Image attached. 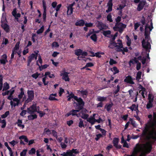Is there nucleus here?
Masks as SVG:
<instances>
[{
  "label": "nucleus",
  "instance_id": "obj_1",
  "mask_svg": "<svg viewBox=\"0 0 156 156\" xmlns=\"http://www.w3.org/2000/svg\"><path fill=\"white\" fill-rule=\"evenodd\" d=\"M148 118L149 119L145 124L142 135L144 136H146L147 140H150L152 139L156 140V120L152 119V115L151 114L148 115ZM144 145V153L148 154L150 153L152 149L151 141H149Z\"/></svg>",
  "mask_w": 156,
  "mask_h": 156
},
{
  "label": "nucleus",
  "instance_id": "obj_2",
  "mask_svg": "<svg viewBox=\"0 0 156 156\" xmlns=\"http://www.w3.org/2000/svg\"><path fill=\"white\" fill-rule=\"evenodd\" d=\"M144 35L145 36V38L147 40V41L146 42V40L144 39H143L142 41V47L145 49V50L147 51L148 49L151 48V45L149 42L150 37L149 35H147L146 33H144Z\"/></svg>",
  "mask_w": 156,
  "mask_h": 156
},
{
  "label": "nucleus",
  "instance_id": "obj_3",
  "mask_svg": "<svg viewBox=\"0 0 156 156\" xmlns=\"http://www.w3.org/2000/svg\"><path fill=\"white\" fill-rule=\"evenodd\" d=\"M126 27V25L122 22H120L118 23H115V26L113 27V29L115 31L118 30L120 33H122L123 32L124 29Z\"/></svg>",
  "mask_w": 156,
  "mask_h": 156
},
{
  "label": "nucleus",
  "instance_id": "obj_4",
  "mask_svg": "<svg viewBox=\"0 0 156 156\" xmlns=\"http://www.w3.org/2000/svg\"><path fill=\"white\" fill-rule=\"evenodd\" d=\"M75 100L77 102V103L74 102V103L76 104V108H77L80 110L82 109L85 103L82 98L80 97L78 98L77 97L76 100Z\"/></svg>",
  "mask_w": 156,
  "mask_h": 156
},
{
  "label": "nucleus",
  "instance_id": "obj_5",
  "mask_svg": "<svg viewBox=\"0 0 156 156\" xmlns=\"http://www.w3.org/2000/svg\"><path fill=\"white\" fill-rule=\"evenodd\" d=\"M38 111L37 109L36 103L33 104V105L27 109V112L30 114H33L35 112Z\"/></svg>",
  "mask_w": 156,
  "mask_h": 156
},
{
  "label": "nucleus",
  "instance_id": "obj_6",
  "mask_svg": "<svg viewBox=\"0 0 156 156\" xmlns=\"http://www.w3.org/2000/svg\"><path fill=\"white\" fill-rule=\"evenodd\" d=\"M28 98L26 100V102H30L34 99V91L33 90H28L27 91Z\"/></svg>",
  "mask_w": 156,
  "mask_h": 156
},
{
  "label": "nucleus",
  "instance_id": "obj_7",
  "mask_svg": "<svg viewBox=\"0 0 156 156\" xmlns=\"http://www.w3.org/2000/svg\"><path fill=\"white\" fill-rule=\"evenodd\" d=\"M69 73L66 72L65 70H64L62 71V73L60 74V76H62V79L65 81H69L70 79L68 76Z\"/></svg>",
  "mask_w": 156,
  "mask_h": 156
},
{
  "label": "nucleus",
  "instance_id": "obj_8",
  "mask_svg": "<svg viewBox=\"0 0 156 156\" xmlns=\"http://www.w3.org/2000/svg\"><path fill=\"white\" fill-rule=\"evenodd\" d=\"M42 4L44 9V12L43 14V20L44 22H45L46 20L47 6L46 1L44 0H43Z\"/></svg>",
  "mask_w": 156,
  "mask_h": 156
},
{
  "label": "nucleus",
  "instance_id": "obj_9",
  "mask_svg": "<svg viewBox=\"0 0 156 156\" xmlns=\"http://www.w3.org/2000/svg\"><path fill=\"white\" fill-rule=\"evenodd\" d=\"M147 4V3L145 0H144L141 1L138 5L137 10L138 11H141L144 8V6Z\"/></svg>",
  "mask_w": 156,
  "mask_h": 156
},
{
  "label": "nucleus",
  "instance_id": "obj_10",
  "mask_svg": "<svg viewBox=\"0 0 156 156\" xmlns=\"http://www.w3.org/2000/svg\"><path fill=\"white\" fill-rule=\"evenodd\" d=\"M107 6L108 7V9L106 10V12L108 13L112 11L113 6L112 0H109L107 4Z\"/></svg>",
  "mask_w": 156,
  "mask_h": 156
},
{
  "label": "nucleus",
  "instance_id": "obj_11",
  "mask_svg": "<svg viewBox=\"0 0 156 156\" xmlns=\"http://www.w3.org/2000/svg\"><path fill=\"white\" fill-rule=\"evenodd\" d=\"M37 53H36L35 54H32L30 55L28 57V66L29 65L32 61V60L34 58H35V59H37Z\"/></svg>",
  "mask_w": 156,
  "mask_h": 156
},
{
  "label": "nucleus",
  "instance_id": "obj_12",
  "mask_svg": "<svg viewBox=\"0 0 156 156\" xmlns=\"http://www.w3.org/2000/svg\"><path fill=\"white\" fill-rule=\"evenodd\" d=\"M13 101L16 102V103H14L12 101H11L10 102V104L12 108L13 106L14 107H15L16 106H18L20 103V99H19L18 98H13Z\"/></svg>",
  "mask_w": 156,
  "mask_h": 156
},
{
  "label": "nucleus",
  "instance_id": "obj_13",
  "mask_svg": "<svg viewBox=\"0 0 156 156\" xmlns=\"http://www.w3.org/2000/svg\"><path fill=\"white\" fill-rule=\"evenodd\" d=\"M124 81L125 82L132 84H133L134 83V82L132 78L130 75H128L126 77V78L124 80Z\"/></svg>",
  "mask_w": 156,
  "mask_h": 156
},
{
  "label": "nucleus",
  "instance_id": "obj_14",
  "mask_svg": "<svg viewBox=\"0 0 156 156\" xmlns=\"http://www.w3.org/2000/svg\"><path fill=\"white\" fill-rule=\"evenodd\" d=\"M77 91L78 93H80L81 94L83 98H86L87 97L88 94V91L87 90H77Z\"/></svg>",
  "mask_w": 156,
  "mask_h": 156
},
{
  "label": "nucleus",
  "instance_id": "obj_15",
  "mask_svg": "<svg viewBox=\"0 0 156 156\" xmlns=\"http://www.w3.org/2000/svg\"><path fill=\"white\" fill-rule=\"evenodd\" d=\"M2 59H0V63L1 64L5 65L8 62L7 56L6 54H4L2 56Z\"/></svg>",
  "mask_w": 156,
  "mask_h": 156
},
{
  "label": "nucleus",
  "instance_id": "obj_16",
  "mask_svg": "<svg viewBox=\"0 0 156 156\" xmlns=\"http://www.w3.org/2000/svg\"><path fill=\"white\" fill-rule=\"evenodd\" d=\"M75 2L71 4H69L67 7V14L68 15H71L73 12V7L74 5Z\"/></svg>",
  "mask_w": 156,
  "mask_h": 156
},
{
  "label": "nucleus",
  "instance_id": "obj_17",
  "mask_svg": "<svg viewBox=\"0 0 156 156\" xmlns=\"http://www.w3.org/2000/svg\"><path fill=\"white\" fill-rule=\"evenodd\" d=\"M2 27L7 33L10 32V28L9 25L7 23H5L1 25Z\"/></svg>",
  "mask_w": 156,
  "mask_h": 156
},
{
  "label": "nucleus",
  "instance_id": "obj_18",
  "mask_svg": "<svg viewBox=\"0 0 156 156\" xmlns=\"http://www.w3.org/2000/svg\"><path fill=\"white\" fill-rule=\"evenodd\" d=\"M20 92L18 95V99H20V101L22 98L23 96H24V95H25L24 94V90L23 88H20Z\"/></svg>",
  "mask_w": 156,
  "mask_h": 156
},
{
  "label": "nucleus",
  "instance_id": "obj_19",
  "mask_svg": "<svg viewBox=\"0 0 156 156\" xmlns=\"http://www.w3.org/2000/svg\"><path fill=\"white\" fill-rule=\"evenodd\" d=\"M85 24V22L83 20L81 19L77 21L75 23L76 26H83Z\"/></svg>",
  "mask_w": 156,
  "mask_h": 156
},
{
  "label": "nucleus",
  "instance_id": "obj_20",
  "mask_svg": "<svg viewBox=\"0 0 156 156\" xmlns=\"http://www.w3.org/2000/svg\"><path fill=\"white\" fill-rule=\"evenodd\" d=\"M95 118L92 117V116H91L90 117L88 118L87 121L90 123L91 126H92L94 124L95 122Z\"/></svg>",
  "mask_w": 156,
  "mask_h": 156
},
{
  "label": "nucleus",
  "instance_id": "obj_21",
  "mask_svg": "<svg viewBox=\"0 0 156 156\" xmlns=\"http://www.w3.org/2000/svg\"><path fill=\"white\" fill-rule=\"evenodd\" d=\"M61 155L63 156H74V155L72 154L70 150L67 151L66 152H63Z\"/></svg>",
  "mask_w": 156,
  "mask_h": 156
},
{
  "label": "nucleus",
  "instance_id": "obj_22",
  "mask_svg": "<svg viewBox=\"0 0 156 156\" xmlns=\"http://www.w3.org/2000/svg\"><path fill=\"white\" fill-rule=\"evenodd\" d=\"M113 105V103L111 102L108 104H106L105 106V108L106 109L107 111L108 112H109Z\"/></svg>",
  "mask_w": 156,
  "mask_h": 156
},
{
  "label": "nucleus",
  "instance_id": "obj_23",
  "mask_svg": "<svg viewBox=\"0 0 156 156\" xmlns=\"http://www.w3.org/2000/svg\"><path fill=\"white\" fill-rule=\"evenodd\" d=\"M117 43L114 41H110L109 44L108 45V47L111 49H113L115 47Z\"/></svg>",
  "mask_w": 156,
  "mask_h": 156
},
{
  "label": "nucleus",
  "instance_id": "obj_24",
  "mask_svg": "<svg viewBox=\"0 0 156 156\" xmlns=\"http://www.w3.org/2000/svg\"><path fill=\"white\" fill-rule=\"evenodd\" d=\"M37 115L36 114L34 115L30 114L27 116L28 119L29 120H33L35 119H37Z\"/></svg>",
  "mask_w": 156,
  "mask_h": 156
},
{
  "label": "nucleus",
  "instance_id": "obj_25",
  "mask_svg": "<svg viewBox=\"0 0 156 156\" xmlns=\"http://www.w3.org/2000/svg\"><path fill=\"white\" fill-rule=\"evenodd\" d=\"M76 108V110L72 109V110H71V115L72 116L76 115L77 113V112H80V111L81 110L78 108Z\"/></svg>",
  "mask_w": 156,
  "mask_h": 156
},
{
  "label": "nucleus",
  "instance_id": "obj_26",
  "mask_svg": "<svg viewBox=\"0 0 156 156\" xmlns=\"http://www.w3.org/2000/svg\"><path fill=\"white\" fill-rule=\"evenodd\" d=\"M128 108L132 111H136V110H137L138 112L139 111L138 109V106L136 107V105L134 104H132L130 107Z\"/></svg>",
  "mask_w": 156,
  "mask_h": 156
},
{
  "label": "nucleus",
  "instance_id": "obj_27",
  "mask_svg": "<svg viewBox=\"0 0 156 156\" xmlns=\"http://www.w3.org/2000/svg\"><path fill=\"white\" fill-rule=\"evenodd\" d=\"M111 70L112 71L114 72L113 74L115 75L117 73H118L119 72V70L118 69L117 67L116 66H115L113 67L112 68H111Z\"/></svg>",
  "mask_w": 156,
  "mask_h": 156
},
{
  "label": "nucleus",
  "instance_id": "obj_28",
  "mask_svg": "<svg viewBox=\"0 0 156 156\" xmlns=\"http://www.w3.org/2000/svg\"><path fill=\"white\" fill-rule=\"evenodd\" d=\"M107 97L101 96H98L97 98V100L98 101L101 102L104 101H106Z\"/></svg>",
  "mask_w": 156,
  "mask_h": 156
},
{
  "label": "nucleus",
  "instance_id": "obj_29",
  "mask_svg": "<svg viewBox=\"0 0 156 156\" xmlns=\"http://www.w3.org/2000/svg\"><path fill=\"white\" fill-rule=\"evenodd\" d=\"M82 52V50L81 49H77L75 51V54L77 56L81 55Z\"/></svg>",
  "mask_w": 156,
  "mask_h": 156
},
{
  "label": "nucleus",
  "instance_id": "obj_30",
  "mask_svg": "<svg viewBox=\"0 0 156 156\" xmlns=\"http://www.w3.org/2000/svg\"><path fill=\"white\" fill-rule=\"evenodd\" d=\"M119 142V139L118 138L115 137L113 138V143L114 147L117 146Z\"/></svg>",
  "mask_w": 156,
  "mask_h": 156
},
{
  "label": "nucleus",
  "instance_id": "obj_31",
  "mask_svg": "<svg viewBox=\"0 0 156 156\" xmlns=\"http://www.w3.org/2000/svg\"><path fill=\"white\" fill-rule=\"evenodd\" d=\"M120 89V86L119 85H118L117 86V89L115 90L113 92V94L114 95V97H117L118 96V94L116 95L118 93Z\"/></svg>",
  "mask_w": 156,
  "mask_h": 156
},
{
  "label": "nucleus",
  "instance_id": "obj_32",
  "mask_svg": "<svg viewBox=\"0 0 156 156\" xmlns=\"http://www.w3.org/2000/svg\"><path fill=\"white\" fill-rule=\"evenodd\" d=\"M44 76H48V77L51 78H54L55 77L54 75L53 74H51L50 72H46L45 73Z\"/></svg>",
  "mask_w": 156,
  "mask_h": 156
},
{
  "label": "nucleus",
  "instance_id": "obj_33",
  "mask_svg": "<svg viewBox=\"0 0 156 156\" xmlns=\"http://www.w3.org/2000/svg\"><path fill=\"white\" fill-rule=\"evenodd\" d=\"M142 73V72L140 71H139L137 73L136 78V80L138 81L141 79Z\"/></svg>",
  "mask_w": 156,
  "mask_h": 156
},
{
  "label": "nucleus",
  "instance_id": "obj_34",
  "mask_svg": "<svg viewBox=\"0 0 156 156\" xmlns=\"http://www.w3.org/2000/svg\"><path fill=\"white\" fill-rule=\"evenodd\" d=\"M152 100L148 101V102L147 104L146 107L148 109L151 108L153 107Z\"/></svg>",
  "mask_w": 156,
  "mask_h": 156
},
{
  "label": "nucleus",
  "instance_id": "obj_35",
  "mask_svg": "<svg viewBox=\"0 0 156 156\" xmlns=\"http://www.w3.org/2000/svg\"><path fill=\"white\" fill-rule=\"evenodd\" d=\"M9 84L7 82H5L4 83V85L2 90L3 91L9 89Z\"/></svg>",
  "mask_w": 156,
  "mask_h": 156
},
{
  "label": "nucleus",
  "instance_id": "obj_36",
  "mask_svg": "<svg viewBox=\"0 0 156 156\" xmlns=\"http://www.w3.org/2000/svg\"><path fill=\"white\" fill-rule=\"evenodd\" d=\"M19 138L20 140H21V139L24 140V141L25 142L27 143L28 142V139L27 138V137L25 136L22 135V136H20L19 137Z\"/></svg>",
  "mask_w": 156,
  "mask_h": 156
},
{
  "label": "nucleus",
  "instance_id": "obj_37",
  "mask_svg": "<svg viewBox=\"0 0 156 156\" xmlns=\"http://www.w3.org/2000/svg\"><path fill=\"white\" fill-rule=\"evenodd\" d=\"M10 114V112L9 111H7L6 112L5 114L1 115V118L2 119H5L6 118L7 116Z\"/></svg>",
  "mask_w": 156,
  "mask_h": 156
},
{
  "label": "nucleus",
  "instance_id": "obj_38",
  "mask_svg": "<svg viewBox=\"0 0 156 156\" xmlns=\"http://www.w3.org/2000/svg\"><path fill=\"white\" fill-rule=\"evenodd\" d=\"M79 120L80 122L78 124L79 127L80 128L83 127H84V126L83 123V120L81 118H80Z\"/></svg>",
  "mask_w": 156,
  "mask_h": 156
},
{
  "label": "nucleus",
  "instance_id": "obj_39",
  "mask_svg": "<svg viewBox=\"0 0 156 156\" xmlns=\"http://www.w3.org/2000/svg\"><path fill=\"white\" fill-rule=\"evenodd\" d=\"M91 39L94 41H96L97 37L96 34H94L91 35L90 37Z\"/></svg>",
  "mask_w": 156,
  "mask_h": 156
},
{
  "label": "nucleus",
  "instance_id": "obj_40",
  "mask_svg": "<svg viewBox=\"0 0 156 156\" xmlns=\"http://www.w3.org/2000/svg\"><path fill=\"white\" fill-rule=\"evenodd\" d=\"M107 20L110 22H112L113 20L112 19V16L111 13H110L107 16Z\"/></svg>",
  "mask_w": 156,
  "mask_h": 156
},
{
  "label": "nucleus",
  "instance_id": "obj_41",
  "mask_svg": "<svg viewBox=\"0 0 156 156\" xmlns=\"http://www.w3.org/2000/svg\"><path fill=\"white\" fill-rule=\"evenodd\" d=\"M44 26H43L41 27V28L40 29H39L37 31V34H39L42 33L44 30Z\"/></svg>",
  "mask_w": 156,
  "mask_h": 156
},
{
  "label": "nucleus",
  "instance_id": "obj_42",
  "mask_svg": "<svg viewBox=\"0 0 156 156\" xmlns=\"http://www.w3.org/2000/svg\"><path fill=\"white\" fill-rule=\"evenodd\" d=\"M129 121L130 122L131 124L134 127H136L137 125L136 124V122L134 121L132 118H130Z\"/></svg>",
  "mask_w": 156,
  "mask_h": 156
},
{
  "label": "nucleus",
  "instance_id": "obj_43",
  "mask_svg": "<svg viewBox=\"0 0 156 156\" xmlns=\"http://www.w3.org/2000/svg\"><path fill=\"white\" fill-rule=\"evenodd\" d=\"M68 97H69L71 98H73L75 100H76L77 97L74 95L73 93L71 92L70 94H69V96L67 97V98Z\"/></svg>",
  "mask_w": 156,
  "mask_h": 156
},
{
  "label": "nucleus",
  "instance_id": "obj_44",
  "mask_svg": "<svg viewBox=\"0 0 156 156\" xmlns=\"http://www.w3.org/2000/svg\"><path fill=\"white\" fill-rule=\"evenodd\" d=\"M0 123L3 124L1 126V128H5L6 125L5 120L3 119L2 120L1 119V121H0Z\"/></svg>",
  "mask_w": 156,
  "mask_h": 156
},
{
  "label": "nucleus",
  "instance_id": "obj_45",
  "mask_svg": "<svg viewBox=\"0 0 156 156\" xmlns=\"http://www.w3.org/2000/svg\"><path fill=\"white\" fill-rule=\"evenodd\" d=\"M111 31L110 30H108L106 31H104L102 33V34L105 36H107V35H110L111 34Z\"/></svg>",
  "mask_w": 156,
  "mask_h": 156
},
{
  "label": "nucleus",
  "instance_id": "obj_46",
  "mask_svg": "<svg viewBox=\"0 0 156 156\" xmlns=\"http://www.w3.org/2000/svg\"><path fill=\"white\" fill-rule=\"evenodd\" d=\"M40 74L38 73V72H36L35 73H34L31 75V77L33 78L37 79L40 75Z\"/></svg>",
  "mask_w": 156,
  "mask_h": 156
},
{
  "label": "nucleus",
  "instance_id": "obj_47",
  "mask_svg": "<svg viewBox=\"0 0 156 156\" xmlns=\"http://www.w3.org/2000/svg\"><path fill=\"white\" fill-rule=\"evenodd\" d=\"M109 64L110 65H112L113 64H116L117 63L116 61L114 60L113 59L111 58L109 62Z\"/></svg>",
  "mask_w": 156,
  "mask_h": 156
},
{
  "label": "nucleus",
  "instance_id": "obj_48",
  "mask_svg": "<svg viewBox=\"0 0 156 156\" xmlns=\"http://www.w3.org/2000/svg\"><path fill=\"white\" fill-rule=\"evenodd\" d=\"M89 116V115L88 114H84L83 115H82L81 116V118L87 120L88 117Z\"/></svg>",
  "mask_w": 156,
  "mask_h": 156
},
{
  "label": "nucleus",
  "instance_id": "obj_49",
  "mask_svg": "<svg viewBox=\"0 0 156 156\" xmlns=\"http://www.w3.org/2000/svg\"><path fill=\"white\" fill-rule=\"evenodd\" d=\"M126 37L127 40V41L126 43L127 44L128 46H130L131 44V40L129 38L128 35L126 36Z\"/></svg>",
  "mask_w": 156,
  "mask_h": 156
},
{
  "label": "nucleus",
  "instance_id": "obj_50",
  "mask_svg": "<svg viewBox=\"0 0 156 156\" xmlns=\"http://www.w3.org/2000/svg\"><path fill=\"white\" fill-rule=\"evenodd\" d=\"M96 137L95 138V139L96 141H98L99 139L103 137L101 133H99L98 134H97L96 135Z\"/></svg>",
  "mask_w": 156,
  "mask_h": 156
},
{
  "label": "nucleus",
  "instance_id": "obj_51",
  "mask_svg": "<svg viewBox=\"0 0 156 156\" xmlns=\"http://www.w3.org/2000/svg\"><path fill=\"white\" fill-rule=\"evenodd\" d=\"M48 66V65L47 64H45L43 65H42L40 67V71H41L43 69L47 68Z\"/></svg>",
  "mask_w": 156,
  "mask_h": 156
},
{
  "label": "nucleus",
  "instance_id": "obj_52",
  "mask_svg": "<svg viewBox=\"0 0 156 156\" xmlns=\"http://www.w3.org/2000/svg\"><path fill=\"white\" fill-rule=\"evenodd\" d=\"M27 150L24 149L20 153V156H25L27 153Z\"/></svg>",
  "mask_w": 156,
  "mask_h": 156
},
{
  "label": "nucleus",
  "instance_id": "obj_53",
  "mask_svg": "<svg viewBox=\"0 0 156 156\" xmlns=\"http://www.w3.org/2000/svg\"><path fill=\"white\" fill-rule=\"evenodd\" d=\"M140 23L138 22L134 23V29L135 30H136L137 28L140 26Z\"/></svg>",
  "mask_w": 156,
  "mask_h": 156
},
{
  "label": "nucleus",
  "instance_id": "obj_54",
  "mask_svg": "<svg viewBox=\"0 0 156 156\" xmlns=\"http://www.w3.org/2000/svg\"><path fill=\"white\" fill-rule=\"evenodd\" d=\"M145 19L144 16H142L140 20V22L142 24V25H144L145 24Z\"/></svg>",
  "mask_w": 156,
  "mask_h": 156
},
{
  "label": "nucleus",
  "instance_id": "obj_55",
  "mask_svg": "<svg viewBox=\"0 0 156 156\" xmlns=\"http://www.w3.org/2000/svg\"><path fill=\"white\" fill-rule=\"evenodd\" d=\"M121 20V17L120 16H118L115 19V21L116 22V23H120Z\"/></svg>",
  "mask_w": 156,
  "mask_h": 156
},
{
  "label": "nucleus",
  "instance_id": "obj_56",
  "mask_svg": "<svg viewBox=\"0 0 156 156\" xmlns=\"http://www.w3.org/2000/svg\"><path fill=\"white\" fill-rule=\"evenodd\" d=\"M36 152V150L34 148H32L29 151V154H35Z\"/></svg>",
  "mask_w": 156,
  "mask_h": 156
},
{
  "label": "nucleus",
  "instance_id": "obj_57",
  "mask_svg": "<svg viewBox=\"0 0 156 156\" xmlns=\"http://www.w3.org/2000/svg\"><path fill=\"white\" fill-rule=\"evenodd\" d=\"M64 90L62 88L60 87L59 89V91L58 93L59 96H61L62 94L64 93Z\"/></svg>",
  "mask_w": 156,
  "mask_h": 156
},
{
  "label": "nucleus",
  "instance_id": "obj_58",
  "mask_svg": "<svg viewBox=\"0 0 156 156\" xmlns=\"http://www.w3.org/2000/svg\"><path fill=\"white\" fill-rule=\"evenodd\" d=\"M52 133L54 137L57 138V133L54 130H52Z\"/></svg>",
  "mask_w": 156,
  "mask_h": 156
},
{
  "label": "nucleus",
  "instance_id": "obj_59",
  "mask_svg": "<svg viewBox=\"0 0 156 156\" xmlns=\"http://www.w3.org/2000/svg\"><path fill=\"white\" fill-rule=\"evenodd\" d=\"M9 143L11 144L13 147H14L16 144L18 143V142L13 140L12 141L9 142Z\"/></svg>",
  "mask_w": 156,
  "mask_h": 156
},
{
  "label": "nucleus",
  "instance_id": "obj_60",
  "mask_svg": "<svg viewBox=\"0 0 156 156\" xmlns=\"http://www.w3.org/2000/svg\"><path fill=\"white\" fill-rule=\"evenodd\" d=\"M70 151L73 154V153L77 154L79 153V152L77 150V149H73L71 150H70Z\"/></svg>",
  "mask_w": 156,
  "mask_h": 156
},
{
  "label": "nucleus",
  "instance_id": "obj_61",
  "mask_svg": "<svg viewBox=\"0 0 156 156\" xmlns=\"http://www.w3.org/2000/svg\"><path fill=\"white\" fill-rule=\"evenodd\" d=\"M37 112L39 113V116L41 117H42L45 115V113L44 112H43L41 111H38Z\"/></svg>",
  "mask_w": 156,
  "mask_h": 156
},
{
  "label": "nucleus",
  "instance_id": "obj_62",
  "mask_svg": "<svg viewBox=\"0 0 156 156\" xmlns=\"http://www.w3.org/2000/svg\"><path fill=\"white\" fill-rule=\"evenodd\" d=\"M87 111V109L86 108H82L80 112L82 115L84 114H86Z\"/></svg>",
  "mask_w": 156,
  "mask_h": 156
},
{
  "label": "nucleus",
  "instance_id": "obj_63",
  "mask_svg": "<svg viewBox=\"0 0 156 156\" xmlns=\"http://www.w3.org/2000/svg\"><path fill=\"white\" fill-rule=\"evenodd\" d=\"M73 123V120H71L69 121H67L66 122L67 124L69 126H70Z\"/></svg>",
  "mask_w": 156,
  "mask_h": 156
},
{
  "label": "nucleus",
  "instance_id": "obj_64",
  "mask_svg": "<svg viewBox=\"0 0 156 156\" xmlns=\"http://www.w3.org/2000/svg\"><path fill=\"white\" fill-rule=\"evenodd\" d=\"M21 16V14L20 13H18L16 14L15 16H14L15 19L18 22L19 21L18 18H20Z\"/></svg>",
  "mask_w": 156,
  "mask_h": 156
}]
</instances>
